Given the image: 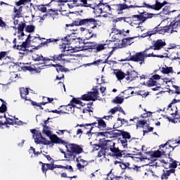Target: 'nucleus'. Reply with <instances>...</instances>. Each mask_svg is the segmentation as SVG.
<instances>
[{
	"instance_id": "obj_1",
	"label": "nucleus",
	"mask_w": 180,
	"mask_h": 180,
	"mask_svg": "<svg viewBox=\"0 0 180 180\" xmlns=\"http://www.w3.org/2000/svg\"><path fill=\"white\" fill-rule=\"evenodd\" d=\"M101 146L105 148L107 151H111L112 153H109L111 157H114L115 158H126L127 157L124 155V150H120L119 148L115 147L116 143L113 141L105 140V139H101Z\"/></svg>"
},
{
	"instance_id": "obj_2",
	"label": "nucleus",
	"mask_w": 180,
	"mask_h": 180,
	"mask_svg": "<svg viewBox=\"0 0 180 180\" xmlns=\"http://www.w3.org/2000/svg\"><path fill=\"white\" fill-rule=\"evenodd\" d=\"M61 40L65 44H77V46H81V39L79 38H77L76 37H72L71 35H68L64 37L63 38L58 37V39L50 38L46 39L45 41L41 43L43 46H49V43H57V41H60Z\"/></svg>"
},
{
	"instance_id": "obj_3",
	"label": "nucleus",
	"mask_w": 180,
	"mask_h": 180,
	"mask_svg": "<svg viewBox=\"0 0 180 180\" xmlns=\"http://www.w3.org/2000/svg\"><path fill=\"white\" fill-rule=\"evenodd\" d=\"M148 50L157 51V49L155 48V44H153V45L150 46L149 48L146 49L143 52H137L135 55L130 56L128 61L139 63L140 65L146 64V58H147V57H153L149 56L148 54H147V51H148Z\"/></svg>"
},
{
	"instance_id": "obj_4",
	"label": "nucleus",
	"mask_w": 180,
	"mask_h": 180,
	"mask_svg": "<svg viewBox=\"0 0 180 180\" xmlns=\"http://www.w3.org/2000/svg\"><path fill=\"white\" fill-rule=\"evenodd\" d=\"M75 26H85V27H90V29H96L98 26H101V21L91 18H77L73 20Z\"/></svg>"
},
{
	"instance_id": "obj_5",
	"label": "nucleus",
	"mask_w": 180,
	"mask_h": 180,
	"mask_svg": "<svg viewBox=\"0 0 180 180\" xmlns=\"http://www.w3.org/2000/svg\"><path fill=\"white\" fill-rule=\"evenodd\" d=\"M65 147L66 148L67 153H69L72 156H70V160H75V157L79 154L84 153V149L80 147L77 143H68V142H65Z\"/></svg>"
},
{
	"instance_id": "obj_6",
	"label": "nucleus",
	"mask_w": 180,
	"mask_h": 180,
	"mask_svg": "<svg viewBox=\"0 0 180 180\" xmlns=\"http://www.w3.org/2000/svg\"><path fill=\"white\" fill-rule=\"evenodd\" d=\"M171 30H172V26H171V25L164 27H161L160 25H158L157 27L153 28L152 31H148L143 34L144 37H150V36H153V34H157V33H158V34H165V33H168Z\"/></svg>"
},
{
	"instance_id": "obj_7",
	"label": "nucleus",
	"mask_w": 180,
	"mask_h": 180,
	"mask_svg": "<svg viewBox=\"0 0 180 180\" xmlns=\"http://www.w3.org/2000/svg\"><path fill=\"white\" fill-rule=\"evenodd\" d=\"M99 86H95L91 89L92 91H89L86 94H83L80 97L81 101H86L89 102V101H92L95 102V101H98L99 99Z\"/></svg>"
},
{
	"instance_id": "obj_8",
	"label": "nucleus",
	"mask_w": 180,
	"mask_h": 180,
	"mask_svg": "<svg viewBox=\"0 0 180 180\" xmlns=\"http://www.w3.org/2000/svg\"><path fill=\"white\" fill-rule=\"evenodd\" d=\"M124 3L123 4H113L112 6H110V13H112V12H116L117 15H122L123 13V11H125V9H130L131 8H137L136 6L133 5H127L126 3L129 2V0H123Z\"/></svg>"
},
{
	"instance_id": "obj_9",
	"label": "nucleus",
	"mask_w": 180,
	"mask_h": 180,
	"mask_svg": "<svg viewBox=\"0 0 180 180\" xmlns=\"http://www.w3.org/2000/svg\"><path fill=\"white\" fill-rule=\"evenodd\" d=\"M105 46L106 44H97L96 42H91L89 46H77L78 51L81 50H96L97 53L99 51H102V50H105Z\"/></svg>"
},
{
	"instance_id": "obj_10",
	"label": "nucleus",
	"mask_w": 180,
	"mask_h": 180,
	"mask_svg": "<svg viewBox=\"0 0 180 180\" xmlns=\"http://www.w3.org/2000/svg\"><path fill=\"white\" fill-rule=\"evenodd\" d=\"M32 39H33V37L29 34L27 39H25V41L22 42L20 46H18V49L20 50H25L27 53V56H29L30 53H33V50H37V47L33 48L32 49H30V44L32 43Z\"/></svg>"
},
{
	"instance_id": "obj_11",
	"label": "nucleus",
	"mask_w": 180,
	"mask_h": 180,
	"mask_svg": "<svg viewBox=\"0 0 180 180\" xmlns=\"http://www.w3.org/2000/svg\"><path fill=\"white\" fill-rule=\"evenodd\" d=\"M30 131L33 134L34 142L37 143V144H44V146H46L51 143L50 141H47L46 138L43 137L40 131L37 129H30Z\"/></svg>"
},
{
	"instance_id": "obj_12",
	"label": "nucleus",
	"mask_w": 180,
	"mask_h": 180,
	"mask_svg": "<svg viewBox=\"0 0 180 180\" xmlns=\"http://www.w3.org/2000/svg\"><path fill=\"white\" fill-rule=\"evenodd\" d=\"M159 147H160V150H161L162 151V155H165V157H167V155L169 157V155H171V153H172V151L175 150V147L168 144V142H167L164 145L162 144L160 145Z\"/></svg>"
},
{
	"instance_id": "obj_13",
	"label": "nucleus",
	"mask_w": 180,
	"mask_h": 180,
	"mask_svg": "<svg viewBox=\"0 0 180 180\" xmlns=\"http://www.w3.org/2000/svg\"><path fill=\"white\" fill-rule=\"evenodd\" d=\"M140 15H133V18H135V19H138L141 22V23H144L147 19H151L153 16H154V14L147 13L146 11H143L142 13L139 12Z\"/></svg>"
},
{
	"instance_id": "obj_14",
	"label": "nucleus",
	"mask_w": 180,
	"mask_h": 180,
	"mask_svg": "<svg viewBox=\"0 0 180 180\" xmlns=\"http://www.w3.org/2000/svg\"><path fill=\"white\" fill-rule=\"evenodd\" d=\"M62 43L63 44V47H62V53H65V51H70V53H75V51H82L83 50H80V51H78L79 50V48H77V46H79V45H75L73 47L72 46H70V44H65V42H64L63 41H62ZM70 53H65L66 56H68V54H70Z\"/></svg>"
},
{
	"instance_id": "obj_15",
	"label": "nucleus",
	"mask_w": 180,
	"mask_h": 180,
	"mask_svg": "<svg viewBox=\"0 0 180 180\" xmlns=\"http://www.w3.org/2000/svg\"><path fill=\"white\" fill-rule=\"evenodd\" d=\"M95 119L96 121L93 122L94 127H97L99 130H107L106 122L103 120V118L95 117Z\"/></svg>"
},
{
	"instance_id": "obj_16",
	"label": "nucleus",
	"mask_w": 180,
	"mask_h": 180,
	"mask_svg": "<svg viewBox=\"0 0 180 180\" xmlns=\"http://www.w3.org/2000/svg\"><path fill=\"white\" fill-rule=\"evenodd\" d=\"M136 8H147L148 9H153V11H160L162 8V6L161 2L155 0V4L153 5L143 3L142 6H136Z\"/></svg>"
},
{
	"instance_id": "obj_17",
	"label": "nucleus",
	"mask_w": 180,
	"mask_h": 180,
	"mask_svg": "<svg viewBox=\"0 0 180 180\" xmlns=\"http://www.w3.org/2000/svg\"><path fill=\"white\" fill-rule=\"evenodd\" d=\"M98 6L101 13H110V6L108 3H103V0L100 1Z\"/></svg>"
},
{
	"instance_id": "obj_18",
	"label": "nucleus",
	"mask_w": 180,
	"mask_h": 180,
	"mask_svg": "<svg viewBox=\"0 0 180 180\" xmlns=\"http://www.w3.org/2000/svg\"><path fill=\"white\" fill-rule=\"evenodd\" d=\"M49 139L53 144H63V146H65V142L64 140L60 139L57 135L53 134L49 136Z\"/></svg>"
},
{
	"instance_id": "obj_19",
	"label": "nucleus",
	"mask_w": 180,
	"mask_h": 180,
	"mask_svg": "<svg viewBox=\"0 0 180 180\" xmlns=\"http://www.w3.org/2000/svg\"><path fill=\"white\" fill-rule=\"evenodd\" d=\"M155 49L157 51L162 50L165 46H167V43L165 42V39H158L154 41Z\"/></svg>"
},
{
	"instance_id": "obj_20",
	"label": "nucleus",
	"mask_w": 180,
	"mask_h": 180,
	"mask_svg": "<svg viewBox=\"0 0 180 180\" xmlns=\"http://www.w3.org/2000/svg\"><path fill=\"white\" fill-rule=\"evenodd\" d=\"M122 130H112V131H105V134L106 136H110V139H115L116 137H120V136H121V133H122Z\"/></svg>"
},
{
	"instance_id": "obj_21",
	"label": "nucleus",
	"mask_w": 180,
	"mask_h": 180,
	"mask_svg": "<svg viewBox=\"0 0 180 180\" xmlns=\"http://www.w3.org/2000/svg\"><path fill=\"white\" fill-rule=\"evenodd\" d=\"M76 107V105L70 103L69 104L63 106L65 111L63 110L62 113H67L68 115H70V113H74V109H75Z\"/></svg>"
},
{
	"instance_id": "obj_22",
	"label": "nucleus",
	"mask_w": 180,
	"mask_h": 180,
	"mask_svg": "<svg viewBox=\"0 0 180 180\" xmlns=\"http://www.w3.org/2000/svg\"><path fill=\"white\" fill-rule=\"evenodd\" d=\"M145 153L147 155H150V158H160V157L163 155L161 150L148 151Z\"/></svg>"
},
{
	"instance_id": "obj_23",
	"label": "nucleus",
	"mask_w": 180,
	"mask_h": 180,
	"mask_svg": "<svg viewBox=\"0 0 180 180\" xmlns=\"http://www.w3.org/2000/svg\"><path fill=\"white\" fill-rule=\"evenodd\" d=\"M161 54L155 55L154 53H148L149 57H156L157 58H167V53H166V49L162 48L160 49Z\"/></svg>"
},
{
	"instance_id": "obj_24",
	"label": "nucleus",
	"mask_w": 180,
	"mask_h": 180,
	"mask_svg": "<svg viewBox=\"0 0 180 180\" xmlns=\"http://www.w3.org/2000/svg\"><path fill=\"white\" fill-rule=\"evenodd\" d=\"M133 39H134V37H127V38L122 39V44L120 46V49H122V47H127L128 46H130L133 43V41H131Z\"/></svg>"
},
{
	"instance_id": "obj_25",
	"label": "nucleus",
	"mask_w": 180,
	"mask_h": 180,
	"mask_svg": "<svg viewBox=\"0 0 180 180\" xmlns=\"http://www.w3.org/2000/svg\"><path fill=\"white\" fill-rule=\"evenodd\" d=\"M75 4L77 6H84V8L92 6V4H88V0H75Z\"/></svg>"
},
{
	"instance_id": "obj_26",
	"label": "nucleus",
	"mask_w": 180,
	"mask_h": 180,
	"mask_svg": "<svg viewBox=\"0 0 180 180\" xmlns=\"http://www.w3.org/2000/svg\"><path fill=\"white\" fill-rule=\"evenodd\" d=\"M175 171L176 170L174 169H170L166 171L163 170V173L161 175V179H168L169 176H171V174H175Z\"/></svg>"
},
{
	"instance_id": "obj_27",
	"label": "nucleus",
	"mask_w": 180,
	"mask_h": 180,
	"mask_svg": "<svg viewBox=\"0 0 180 180\" xmlns=\"http://www.w3.org/2000/svg\"><path fill=\"white\" fill-rule=\"evenodd\" d=\"M120 167L122 169V174H124V172H126V169H136L135 168L130 167V162H124V160L120 165Z\"/></svg>"
},
{
	"instance_id": "obj_28",
	"label": "nucleus",
	"mask_w": 180,
	"mask_h": 180,
	"mask_svg": "<svg viewBox=\"0 0 180 180\" xmlns=\"http://www.w3.org/2000/svg\"><path fill=\"white\" fill-rule=\"evenodd\" d=\"M65 56H67V54L60 53L59 55H54L53 56H51V61H64L65 60L63 58Z\"/></svg>"
},
{
	"instance_id": "obj_29",
	"label": "nucleus",
	"mask_w": 180,
	"mask_h": 180,
	"mask_svg": "<svg viewBox=\"0 0 180 180\" xmlns=\"http://www.w3.org/2000/svg\"><path fill=\"white\" fill-rule=\"evenodd\" d=\"M16 38H14L13 40V43L14 44V45L13 46V49H16V50H18L20 52V54H21V56H27V53L26 52V50L25 49H19L18 47L20 46V44H18L16 45Z\"/></svg>"
},
{
	"instance_id": "obj_30",
	"label": "nucleus",
	"mask_w": 180,
	"mask_h": 180,
	"mask_svg": "<svg viewBox=\"0 0 180 180\" xmlns=\"http://www.w3.org/2000/svg\"><path fill=\"white\" fill-rule=\"evenodd\" d=\"M5 124H10L11 126H15V124H20V122L19 123L16 122H13V119L6 118V121L4 122H2V121H0V127H1V126H5Z\"/></svg>"
},
{
	"instance_id": "obj_31",
	"label": "nucleus",
	"mask_w": 180,
	"mask_h": 180,
	"mask_svg": "<svg viewBox=\"0 0 180 180\" xmlns=\"http://www.w3.org/2000/svg\"><path fill=\"white\" fill-rule=\"evenodd\" d=\"M94 127H95V125L93 122L89 124H84V128H83V130H89L87 131L86 134H91V131L94 130Z\"/></svg>"
},
{
	"instance_id": "obj_32",
	"label": "nucleus",
	"mask_w": 180,
	"mask_h": 180,
	"mask_svg": "<svg viewBox=\"0 0 180 180\" xmlns=\"http://www.w3.org/2000/svg\"><path fill=\"white\" fill-rule=\"evenodd\" d=\"M27 95H29V89L27 88H22L20 90V96L22 99H25V101H29V99H27Z\"/></svg>"
},
{
	"instance_id": "obj_33",
	"label": "nucleus",
	"mask_w": 180,
	"mask_h": 180,
	"mask_svg": "<svg viewBox=\"0 0 180 180\" xmlns=\"http://www.w3.org/2000/svg\"><path fill=\"white\" fill-rule=\"evenodd\" d=\"M127 75L130 76L131 80L134 81V79L137 78L139 74L137 73V72L134 70H131V71H127Z\"/></svg>"
},
{
	"instance_id": "obj_34",
	"label": "nucleus",
	"mask_w": 180,
	"mask_h": 180,
	"mask_svg": "<svg viewBox=\"0 0 180 180\" xmlns=\"http://www.w3.org/2000/svg\"><path fill=\"white\" fill-rule=\"evenodd\" d=\"M115 75L119 81H122V79L126 78L127 74L122 72V70H117V72H115Z\"/></svg>"
},
{
	"instance_id": "obj_35",
	"label": "nucleus",
	"mask_w": 180,
	"mask_h": 180,
	"mask_svg": "<svg viewBox=\"0 0 180 180\" xmlns=\"http://www.w3.org/2000/svg\"><path fill=\"white\" fill-rule=\"evenodd\" d=\"M43 39L46 40V38H41V37H39V34H37V37H32L31 41L34 44H40V41H41Z\"/></svg>"
},
{
	"instance_id": "obj_36",
	"label": "nucleus",
	"mask_w": 180,
	"mask_h": 180,
	"mask_svg": "<svg viewBox=\"0 0 180 180\" xmlns=\"http://www.w3.org/2000/svg\"><path fill=\"white\" fill-rule=\"evenodd\" d=\"M93 37H96V34L92 33L91 30H87V33L85 34L86 40H90Z\"/></svg>"
},
{
	"instance_id": "obj_37",
	"label": "nucleus",
	"mask_w": 180,
	"mask_h": 180,
	"mask_svg": "<svg viewBox=\"0 0 180 180\" xmlns=\"http://www.w3.org/2000/svg\"><path fill=\"white\" fill-rule=\"evenodd\" d=\"M170 25L172 27V29H174L175 26H180V14L175 18L174 22H171Z\"/></svg>"
},
{
	"instance_id": "obj_38",
	"label": "nucleus",
	"mask_w": 180,
	"mask_h": 180,
	"mask_svg": "<svg viewBox=\"0 0 180 180\" xmlns=\"http://www.w3.org/2000/svg\"><path fill=\"white\" fill-rule=\"evenodd\" d=\"M21 69L24 72L30 71V72H33V71H37V69L36 68H32V66H27V65L22 66Z\"/></svg>"
},
{
	"instance_id": "obj_39",
	"label": "nucleus",
	"mask_w": 180,
	"mask_h": 180,
	"mask_svg": "<svg viewBox=\"0 0 180 180\" xmlns=\"http://www.w3.org/2000/svg\"><path fill=\"white\" fill-rule=\"evenodd\" d=\"M121 136H122V139L125 140H130L131 139V135L128 131L122 130L121 131Z\"/></svg>"
},
{
	"instance_id": "obj_40",
	"label": "nucleus",
	"mask_w": 180,
	"mask_h": 180,
	"mask_svg": "<svg viewBox=\"0 0 180 180\" xmlns=\"http://www.w3.org/2000/svg\"><path fill=\"white\" fill-rule=\"evenodd\" d=\"M146 85L149 88H151V86H155V85H157V81L154 80L153 79H152V77H150L146 82Z\"/></svg>"
},
{
	"instance_id": "obj_41",
	"label": "nucleus",
	"mask_w": 180,
	"mask_h": 180,
	"mask_svg": "<svg viewBox=\"0 0 180 180\" xmlns=\"http://www.w3.org/2000/svg\"><path fill=\"white\" fill-rule=\"evenodd\" d=\"M53 67L56 68V71L57 72H64L65 71V68L64 66L60 65V64H56V65H52Z\"/></svg>"
},
{
	"instance_id": "obj_42",
	"label": "nucleus",
	"mask_w": 180,
	"mask_h": 180,
	"mask_svg": "<svg viewBox=\"0 0 180 180\" xmlns=\"http://www.w3.org/2000/svg\"><path fill=\"white\" fill-rule=\"evenodd\" d=\"M34 29H36L34 25H29L25 26V30L27 33H33V32H34Z\"/></svg>"
},
{
	"instance_id": "obj_43",
	"label": "nucleus",
	"mask_w": 180,
	"mask_h": 180,
	"mask_svg": "<svg viewBox=\"0 0 180 180\" xmlns=\"http://www.w3.org/2000/svg\"><path fill=\"white\" fill-rule=\"evenodd\" d=\"M32 58L33 61H38V62H40V63H41L42 60L44 59L43 56L37 55V54H34L32 56Z\"/></svg>"
},
{
	"instance_id": "obj_44",
	"label": "nucleus",
	"mask_w": 180,
	"mask_h": 180,
	"mask_svg": "<svg viewBox=\"0 0 180 180\" xmlns=\"http://www.w3.org/2000/svg\"><path fill=\"white\" fill-rule=\"evenodd\" d=\"M47 99V101H44V99ZM53 101H54V98H50V97H43V101L41 102V105H42L43 106H44L45 105H47V103H51L53 102Z\"/></svg>"
},
{
	"instance_id": "obj_45",
	"label": "nucleus",
	"mask_w": 180,
	"mask_h": 180,
	"mask_svg": "<svg viewBox=\"0 0 180 180\" xmlns=\"http://www.w3.org/2000/svg\"><path fill=\"white\" fill-rule=\"evenodd\" d=\"M161 72L162 74H171L172 72V67L162 68Z\"/></svg>"
},
{
	"instance_id": "obj_46",
	"label": "nucleus",
	"mask_w": 180,
	"mask_h": 180,
	"mask_svg": "<svg viewBox=\"0 0 180 180\" xmlns=\"http://www.w3.org/2000/svg\"><path fill=\"white\" fill-rule=\"evenodd\" d=\"M106 154H108V150H106V149H105L104 147H102L98 153V157L101 158V157H103V156L105 157Z\"/></svg>"
},
{
	"instance_id": "obj_47",
	"label": "nucleus",
	"mask_w": 180,
	"mask_h": 180,
	"mask_svg": "<svg viewBox=\"0 0 180 180\" xmlns=\"http://www.w3.org/2000/svg\"><path fill=\"white\" fill-rule=\"evenodd\" d=\"M25 27H26V23L21 22V23L18 24L17 27L18 33L20 32H23L25 30Z\"/></svg>"
},
{
	"instance_id": "obj_48",
	"label": "nucleus",
	"mask_w": 180,
	"mask_h": 180,
	"mask_svg": "<svg viewBox=\"0 0 180 180\" xmlns=\"http://www.w3.org/2000/svg\"><path fill=\"white\" fill-rule=\"evenodd\" d=\"M100 148H102V139L99 140V144L93 145V151H98Z\"/></svg>"
},
{
	"instance_id": "obj_49",
	"label": "nucleus",
	"mask_w": 180,
	"mask_h": 180,
	"mask_svg": "<svg viewBox=\"0 0 180 180\" xmlns=\"http://www.w3.org/2000/svg\"><path fill=\"white\" fill-rule=\"evenodd\" d=\"M117 121L120 122V123L122 124V126H123V124H126V126H131V124H129V121L127 120H124V118L118 117Z\"/></svg>"
},
{
	"instance_id": "obj_50",
	"label": "nucleus",
	"mask_w": 180,
	"mask_h": 180,
	"mask_svg": "<svg viewBox=\"0 0 180 180\" xmlns=\"http://www.w3.org/2000/svg\"><path fill=\"white\" fill-rule=\"evenodd\" d=\"M143 129H145V130H143V134L150 133V131H153V130H154V127H150V124H146Z\"/></svg>"
},
{
	"instance_id": "obj_51",
	"label": "nucleus",
	"mask_w": 180,
	"mask_h": 180,
	"mask_svg": "<svg viewBox=\"0 0 180 180\" xmlns=\"http://www.w3.org/2000/svg\"><path fill=\"white\" fill-rule=\"evenodd\" d=\"M29 2H32V0H20L15 3L16 6H20L22 5H25Z\"/></svg>"
},
{
	"instance_id": "obj_52",
	"label": "nucleus",
	"mask_w": 180,
	"mask_h": 180,
	"mask_svg": "<svg viewBox=\"0 0 180 180\" xmlns=\"http://www.w3.org/2000/svg\"><path fill=\"white\" fill-rule=\"evenodd\" d=\"M138 124L143 129H146V126L147 125V120H138Z\"/></svg>"
},
{
	"instance_id": "obj_53",
	"label": "nucleus",
	"mask_w": 180,
	"mask_h": 180,
	"mask_svg": "<svg viewBox=\"0 0 180 180\" xmlns=\"http://www.w3.org/2000/svg\"><path fill=\"white\" fill-rule=\"evenodd\" d=\"M80 101H81V98H72V99L70 101V103L71 105H74V103L75 105H79V103H81Z\"/></svg>"
},
{
	"instance_id": "obj_54",
	"label": "nucleus",
	"mask_w": 180,
	"mask_h": 180,
	"mask_svg": "<svg viewBox=\"0 0 180 180\" xmlns=\"http://www.w3.org/2000/svg\"><path fill=\"white\" fill-rule=\"evenodd\" d=\"M124 99L122 98L121 97H119V96H116L115 98V99L112 101V102L114 103H119V104H122L123 103Z\"/></svg>"
},
{
	"instance_id": "obj_55",
	"label": "nucleus",
	"mask_w": 180,
	"mask_h": 180,
	"mask_svg": "<svg viewBox=\"0 0 180 180\" xmlns=\"http://www.w3.org/2000/svg\"><path fill=\"white\" fill-rule=\"evenodd\" d=\"M60 151L62 154L64 155L65 158H67L68 160H71L70 157H72V155L70 154V153L68 152L65 153L64 150H63V149H60Z\"/></svg>"
},
{
	"instance_id": "obj_56",
	"label": "nucleus",
	"mask_w": 180,
	"mask_h": 180,
	"mask_svg": "<svg viewBox=\"0 0 180 180\" xmlns=\"http://www.w3.org/2000/svg\"><path fill=\"white\" fill-rule=\"evenodd\" d=\"M38 11H39V12H42L43 13L47 12V8H46V6H44V5L40 6L39 5L38 6H37Z\"/></svg>"
},
{
	"instance_id": "obj_57",
	"label": "nucleus",
	"mask_w": 180,
	"mask_h": 180,
	"mask_svg": "<svg viewBox=\"0 0 180 180\" xmlns=\"http://www.w3.org/2000/svg\"><path fill=\"white\" fill-rule=\"evenodd\" d=\"M0 27L2 29H6V27H8V26L6 25V22L4 21L2 17H0Z\"/></svg>"
},
{
	"instance_id": "obj_58",
	"label": "nucleus",
	"mask_w": 180,
	"mask_h": 180,
	"mask_svg": "<svg viewBox=\"0 0 180 180\" xmlns=\"http://www.w3.org/2000/svg\"><path fill=\"white\" fill-rule=\"evenodd\" d=\"M178 167V164H176V161H174L172 163H169V168H171V169H175Z\"/></svg>"
},
{
	"instance_id": "obj_59",
	"label": "nucleus",
	"mask_w": 180,
	"mask_h": 180,
	"mask_svg": "<svg viewBox=\"0 0 180 180\" xmlns=\"http://www.w3.org/2000/svg\"><path fill=\"white\" fill-rule=\"evenodd\" d=\"M7 110L6 104L2 103L1 106L0 107V113H5Z\"/></svg>"
},
{
	"instance_id": "obj_60",
	"label": "nucleus",
	"mask_w": 180,
	"mask_h": 180,
	"mask_svg": "<svg viewBox=\"0 0 180 180\" xmlns=\"http://www.w3.org/2000/svg\"><path fill=\"white\" fill-rule=\"evenodd\" d=\"M8 51H1L0 52V61H2L5 57H6Z\"/></svg>"
},
{
	"instance_id": "obj_61",
	"label": "nucleus",
	"mask_w": 180,
	"mask_h": 180,
	"mask_svg": "<svg viewBox=\"0 0 180 180\" xmlns=\"http://www.w3.org/2000/svg\"><path fill=\"white\" fill-rule=\"evenodd\" d=\"M46 169H50L51 171L55 169V165H53V163H46Z\"/></svg>"
},
{
	"instance_id": "obj_62",
	"label": "nucleus",
	"mask_w": 180,
	"mask_h": 180,
	"mask_svg": "<svg viewBox=\"0 0 180 180\" xmlns=\"http://www.w3.org/2000/svg\"><path fill=\"white\" fill-rule=\"evenodd\" d=\"M120 143L122 146L124 147V148H126V147H127V139H124V138H122L120 140Z\"/></svg>"
},
{
	"instance_id": "obj_63",
	"label": "nucleus",
	"mask_w": 180,
	"mask_h": 180,
	"mask_svg": "<svg viewBox=\"0 0 180 180\" xmlns=\"http://www.w3.org/2000/svg\"><path fill=\"white\" fill-rule=\"evenodd\" d=\"M63 169H68L69 172H74V168H72V166L71 165L63 166Z\"/></svg>"
},
{
	"instance_id": "obj_64",
	"label": "nucleus",
	"mask_w": 180,
	"mask_h": 180,
	"mask_svg": "<svg viewBox=\"0 0 180 180\" xmlns=\"http://www.w3.org/2000/svg\"><path fill=\"white\" fill-rule=\"evenodd\" d=\"M172 86L176 89L175 94H176V95H180V87L176 85H173Z\"/></svg>"
}]
</instances>
